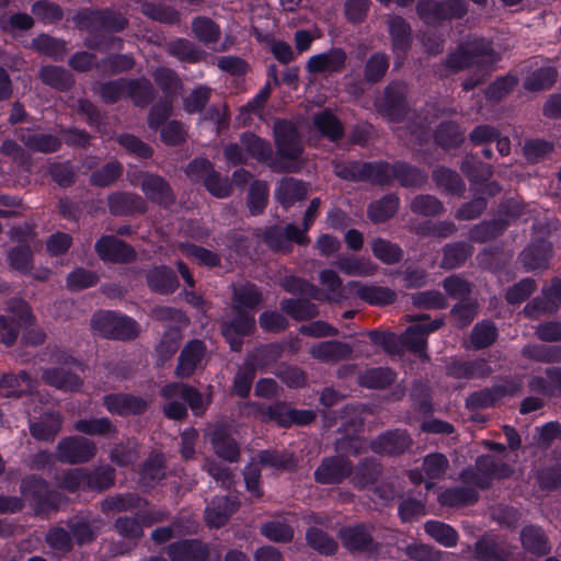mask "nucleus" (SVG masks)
<instances>
[{"label":"nucleus","instance_id":"nucleus-13","mask_svg":"<svg viewBox=\"0 0 561 561\" xmlns=\"http://www.w3.org/2000/svg\"><path fill=\"white\" fill-rule=\"evenodd\" d=\"M140 179V188L146 198L162 208H170L175 203V194L170 183L159 174L150 172H138L137 179ZM136 185V178L130 180Z\"/></svg>","mask_w":561,"mask_h":561},{"label":"nucleus","instance_id":"nucleus-31","mask_svg":"<svg viewBox=\"0 0 561 561\" xmlns=\"http://www.w3.org/2000/svg\"><path fill=\"white\" fill-rule=\"evenodd\" d=\"M474 559L478 561H507L511 556L506 543L493 534H484L474 543Z\"/></svg>","mask_w":561,"mask_h":561},{"label":"nucleus","instance_id":"nucleus-37","mask_svg":"<svg viewBox=\"0 0 561 561\" xmlns=\"http://www.w3.org/2000/svg\"><path fill=\"white\" fill-rule=\"evenodd\" d=\"M73 430L85 436H100L113 439L118 434L117 426L106 416L79 419L73 423Z\"/></svg>","mask_w":561,"mask_h":561},{"label":"nucleus","instance_id":"nucleus-56","mask_svg":"<svg viewBox=\"0 0 561 561\" xmlns=\"http://www.w3.org/2000/svg\"><path fill=\"white\" fill-rule=\"evenodd\" d=\"M140 481L146 486H153L165 477V463L162 454L151 453L144 461L139 472Z\"/></svg>","mask_w":561,"mask_h":561},{"label":"nucleus","instance_id":"nucleus-25","mask_svg":"<svg viewBox=\"0 0 561 561\" xmlns=\"http://www.w3.org/2000/svg\"><path fill=\"white\" fill-rule=\"evenodd\" d=\"M108 211L112 216L144 215L148 210L147 202L136 193L117 191L106 197Z\"/></svg>","mask_w":561,"mask_h":561},{"label":"nucleus","instance_id":"nucleus-38","mask_svg":"<svg viewBox=\"0 0 561 561\" xmlns=\"http://www.w3.org/2000/svg\"><path fill=\"white\" fill-rule=\"evenodd\" d=\"M510 227V220L495 217L473 225L469 232V240L476 243H485L501 237Z\"/></svg>","mask_w":561,"mask_h":561},{"label":"nucleus","instance_id":"nucleus-22","mask_svg":"<svg viewBox=\"0 0 561 561\" xmlns=\"http://www.w3.org/2000/svg\"><path fill=\"white\" fill-rule=\"evenodd\" d=\"M240 501L236 496L215 495L204 511L205 523L209 528L225 527L232 515L239 510Z\"/></svg>","mask_w":561,"mask_h":561},{"label":"nucleus","instance_id":"nucleus-39","mask_svg":"<svg viewBox=\"0 0 561 561\" xmlns=\"http://www.w3.org/2000/svg\"><path fill=\"white\" fill-rule=\"evenodd\" d=\"M312 124L321 137L331 142L340 141L345 135L343 123L329 108L316 113L312 117Z\"/></svg>","mask_w":561,"mask_h":561},{"label":"nucleus","instance_id":"nucleus-42","mask_svg":"<svg viewBox=\"0 0 561 561\" xmlns=\"http://www.w3.org/2000/svg\"><path fill=\"white\" fill-rule=\"evenodd\" d=\"M42 380L44 383L62 391H79L83 385L82 379L77 374L62 367L44 369Z\"/></svg>","mask_w":561,"mask_h":561},{"label":"nucleus","instance_id":"nucleus-19","mask_svg":"<svg viewBox=\"0 0 561 561\" xmlns=\"http://www.w3.org/2000/svg\"><path fill=\"white\" fill-rule=\"evenodd\" d=\"M444 371L448 378L457 380L484 379L493 373L483 357L474 359L450 357L445 364Z\"/></svg>","mask_w":561,"mask_h":561},{"label":"nucleus","instance_id":"nucleus-26","mask_svg":"<svg viewBox=\"0 0 561 561\" xmlns=\"http://www.w3.org/2000/svg\"><path fill=\"white\" fill-rule=\"evenodd\" d=\"M205 355V342L198 339L190 340L179 355L175 376L182 379L193 376Z\"/></svg>","mask_w":561,"mask_h":561},{"label":"nucleus","instance_id":"nucleus-51","mask_svg":"<svg viewBox=\"0 0 561 561\" xmlns=\"http://www.w3.org/2000/svg\"><path fill=\"white\" fill-rule=\"evenodd\" d=\"M320 205L321 199L319 197H314L310 201V204L304 215L302 229L298 228L294 224L287 225L288 237L298 245H307L310 242L307 233L316 220Z\"/></svg>","mask_w":561,"mask_h":561},{"label":"nucleus","instance_id":"nucleus-47","mask_svg":"<svg viewBox=\"0 0 561 561\" xmlns=\"http://www.w3.org/2000/svg\"><path fill=\"white\" fill-rule=\"evenodd\" d=\"M283 346L278 343H267L256 347L244 360L252 365L255 371H264L270 366L277 363L282 357Z\"/></svg>","mask_w":561,"mask_h":561},{"label":"nucleus","instance_id":"nucleus-30","mask_svg":"<svg viewBox=\"0 0 561 561\" xmlns=\"http://www.w3.org/2000/svg\"><path fill=\"white\" fill-rule=\"evenodd\" d=\"M16 138L31 151L55 153L61 149L62 140L51 134L34 133L31 129L15 130Z\"/></svg>","mask_w":561,"mask_h":561},{"label":"nucleus","instance_id":"nucleus-64","mask_svg":"<svg viewBox=\"0 0 561 561\" xmlns=\"http://www.w3.org/2000/svg\"><path fill=\"white\" fill-rule=\"evenodd\" d=\"M308 546L322 556H333L339 549L337 541L327 531L318 527H309L306 531Z\"/></svg>","mask_w":561,"mask_h":561},{"label":"nucleus","instance_id":"nucleus-23","mask_svg":"<svg viewBox=\"0 0 561 561\" xmlns=\"http://www.w3.org/2000/svg\"><path fill=\"white\" fill-rule=\"evenodd\" d=\"M388 32L391 49L396 56V65L401 66L413 45L412 27L404 18L396 15L388 23Z\"/></svg>","mask_w":561,"mask_h":561},{"label":"nucleus","instance_id":"nucleus-45","mask_svg":"<svg viewBox=\"0 0 561 561\" xmlns=\"http://www.w3.org/2000/svg\"><path fill=\"white\" fill-rule=\"evenodd\" d=\"M115 478V469L108 465L94 470L84 467V492L102 493L114 485Z\"/></svg>","mask_w":561,"mask_h":561},{"label":"nucleus","instance_id":"nucleus-58","mask_svg":"<svg viewBox=\"0 0 561 561\" xmlns=\"http://www.w3.org/2000/svg\"><path fill=\"white\" fill-rule=\"evenodd\" d=\"M497 337L499 331L495 323L491 320H482L473 325L470 342L474 351H480L492 346Z\"/></svg>","mask_w":561,"mask_h":561},{"label":"nucleus","instance_id":"nucleus-20","mask_svg":"<svg viewBox=\"0 0 561 561\" xmlns=\"http://www.w3.org/2000/svg\"><path fill=\"white\" fill-rule=\"evenodd\" d=\"M354 465L343 455L324 457L313 472L320 484H340L353 473Z\"/></svg>","mask_w":561,"mask_h":561},{"label":"nucleus","instance_id":"nucleus-40","mask_svg":"<svg viewBox=\"0 0 561 561\" xmlns=\"http://www.w3.org/2000/svg\"><path fill=\"white\" fill-rule=\"evenodd\" d=\"M232 311H244L255 313L263 302V294L253 283H245L233 289Z\"/></svg>","mask_w":561,"mask_h":561},{"label":"nucleus","instance_id":"nucleus-28","mask_svg":"<svg viewBox=\"0 0 561 561\" xmlns=\"http://www.w3.org/2000/svg\"><path fill=\"white\" fill-rule=\"evenodd\" d=\"M552 245L546 238L533 240L519 254V261L527 271L543 270L549 265Z\"/></svg>","mask_w":561,"mask_h":561},{"label":"nucleus","instance_id":"nucleus-62","mask_svg":"<svg viewBox=\"0 0 561 561\" xmlns=\"http://www.w3.org/2000/svg\"><path fill=\"white\" fill-rule=\"evenodd\" d=\"M522 356L538 363L561 364V345L527 344Z\"/></svg>","mask_w":561,"mask_h":561},{"label":"nucleus","instance_id":"nucleus-63","mask_svg":"<svg viewBox=\"0 0 561 561\" xmlns=\"http://www.w3.org/2000/svg\"><path fill=\"white\" fill-rule=\"evenodd\" d=\"M168 55L183 62L196 64L203 59V51L191 41L178 37L167 45Z\"/></svg>","mask_w":561,"mask_h":561},{"label":"nucleus","instance_id":"nucleus-48","mask_svg":"<svg viewBox=\"0 0 561 561\" xmlns=\"http://www.w3.org/2000/svg\"><path fill=\"white\" fill-rule=\"evenodd\" d=\"M472 66L489 68L495 65L501 56L495 51L493 43L484 38L474 39L467 48Z\"/></svg>","mask_w":561,"mask_h":561},{"label":"nucleus","instance_id":"nucleus-11","mask_svg":"<svg viewBox=\"0 0 561 561\" xmlns=\"http://www.w3.org/2000/svg\"><path fill=\"white\" fill-rule=\"evenodd\" d=\"M339 538L343 547L351 553H365L376 556L381 543L374 539L371 528L364 523L344 526L339 530Z\"/></svg>","mask_w":561,"mask_h":561},{"label":"nucleus","instance_id":"nucleus-54","mask_svg":"<svg viewBox=\"0 0 561 561\" xmlns=\"http://www.w3.org/2000/svg\"><path fill=\"white\" fill-rule=\"evenodd\" d=\"M478 501L479 493L470 486L449 488L438 495V502L448 507L470 506Z\"/></svg>","mask_w":561,"mask_h":561},{"label":"nucleus","instance_id":"nucleus-34","mask_svg":"<svg viewBox=\"0 0 561 561\" xmlns=\"http://www.w3.org/2000/svg\"><path fill=\"white\" fill-rule=\"evenodd\" d=\"M346 287L350 289L355 288L357 297L371 306L391 305L397 299L396 291L385 286L365 285L357 280H350Z\"/></svg>","mask_w":561,"mask_h":561},{"label":"nucleus","instance_id":"nucleus-33","mask_svg":"<svg viewBox=\"0 0 561 561\" xmlns=\"http://www.w3.org/2000/svg\"><path fill=\"white\" fill-rule=\"evenodd\" d=\"M394 181L404 188H421L427 183L428 174L416 165L397 160L392 170V183Z\"/></svg>","mask_w":561,"mask_h":561},{"label":"nucleus","instance_id":"nucleus-1","mask_svg":"<svg viewBox=\"0 0 561 561\" xmlns=\"http://www.w3.org/2000/svg\"><path fill=\"white\" fill-rule=\"evenodd\" d=\"M276 147V159L270 167L277 172H290L280 160L298 161L305 151L304 142L297 125L290 119L277 118L273 127Z\"/></svg>","mask_w":561,"mask_h":561},{"label":"nucleus","instance_id":"nucleus-55","mask_svg":"<svg viewBox=\"0 0 561 561\" xmlns=\"http://www.w3.org/2000/svg\"><path fill=\"white\" fill-rule=\"evenodd\" d=\"M280 310L296 321H308L319 313L318 307L308 299L284 298L279 302Z\"/></svg>","mask_w":561,"mask_h":561},{"label":"nucleus","instance_id":"nucleus-21","mask_svg":"<svg viewBox=\"0 0 561 561\" xmlns=\"http://www.w3.org/2000/svg\"><path fill=\"white\" fill-rule=\"evenodd\" d=\"M102 404L111 414L122 417L141 415L149 409L145 398L126 392L105 394Z\"/></svg>","mask_w":561,"mask_h":561},{"label":"nucleus","instance_id":"nucleus-16","mask_svg":"<svg viewBox=\"0 0 561 561\" xmlns=\"http://www.w3.org/2000/svg\"><path fill=\"white\" fill-rule=\"evenodd\" d=\"M170 561H220V554H211L209 546L201 539H180L167 548Z\"/></svg>","mask_w":561,"mask_h":561},{"label":"nucleus","instance_id":"nucleus-44","mask_svg":"<svg viewBox=\"0 0 561 561\" xmlns=\"http://www.w3.org/2000/svg\"><path fill=\"white\" fill-rule=\"evenodd\" d=\"M399 206L400 198L398 194L388 193L368 205L367 217L374 224H383L397 214Z\"/></svg>","mask_w":561,"mask_h":561},{"label":"nucleus","instance_id":"nucleus-29","mask_svg":"<svg viewBox=\"0 0 561 561\" xmlns=\"http://www.w3.org/2000/svg\"><path fill=\"white\" fill-rule=\"evenodd\" d=\"M149 289L158 295H171L180 286L176 273L168 265H156L146 273Z\"/></svg>","mask_w":561,"mask_h":561},{"label":"nucleus","instance_id":"nucleus-4","mask_svg":"<svg viewBox=\"0 0 561 561\" xmlns=\"http://www.w3.org/2000/svg\"><path fill=\"white\" fill-rule=\"evenodd\" d=\"M393 163L386 160L359 161L353 160L340 164L335 173L340 179L352 182H369L373 185L389 186L392 184Z\"/></svg>","mask_w":561,"mask_h":561},{"label":"nucleus","instance_id":"nucleus-9","mask_svg":"<svg viewBox=\"0 0 561 561\" xmlns=\"http://www.w3.org/2000/svg\"><path fill=\"white\" fill-rule=\"evenodd\" d=\"M415 323L410 324L403 335L402 344L420 358H428L427 336L444 325L443 318L434 320L426 313L417 314L411 318Z\"/></svg>","mask_w":561,"mask_h":561},{"label":"nucleus","instance_id":"nucleus-53","mask_svg":"<svg viewBox=\"0 0 561 561\" xmlns=\"http://www.w3.org/2000/svg\"><path fill=\"white\" fill-rule=\"evenodd\" d=\"M472 253V245L466 241L447 243L443 248L442 267L445 270L458 268L466 263Z\"/></svg>","mask_w":561,"mask_h":561},{"label":"nucleus","instance_id":"nucleus-59","mask_svg":"<svg viewBox=\"0 0 561 561\" xmlns=\"http://www.w3.org/2000/svg\"><path fill=\"white\" fill-rule=\"evenodd\" d=\"M397 375L389 367H373L359 376V385L367 389H386L396 381Z\"/></svg>","mask_w":561,"mask_h":561},{"label":"nucleus","instance_id":"nucleus-5","mask_svg":"<svg viewBox=\"0 0 561 561\" xmlns=\"http://www.w3.org/2000/svg\"><path fill=\"white\" fill-rule=\"evenodd\" d=\"M73 22L80 31H100L105 34L122 33L128 27V20L112 8H83L73 16Z\"/></svg>","mask_w":561,"mask_h":561},{"label":"nucleus","instance_id":"nucleus-15","mask_svg":"<svg viewBox=\"0 0 561 561\" xmlns=\"http://www.w3.org/2000/svg\"><path fill=\"white\" fill-rule=\"evenodd\" d=\"M561 309V278L553 277L541 289V295L526 304L523 313L530 319L540 314H556Z\"/></svg>","mask_w":561,"mask_h":561},{"label":"nucleus","instance_id":"nucleus-8","mask_svg":"<svg viewBox=\"0 0 561 561\" xmlns=\"http://www.w3.org/2000/svg\"><path fill=\"white\" fill-rule=\"evenodd\" d=\"M419 18L424 24L439 26L451 20H461L468 13L466 0H419L415 7Z\"/></svg>","mask_w":561,"mask_h":561},{"label":"nucleus","instance_id":"nucleus-50","mask_svg":"<svg viewBox=\"0 0 561 561\" xmlns=\"http://www.w3.org/2000/svg\"><path fill=\"white\" fill-rule=\"evenodd\" d=\"M38 76L44 84L61 92L69 91L75 84L73 76L59 66H43Z\"/></svg>","mask_w":561,"mask_h":561},{"label":"nucleus","instance_id":"nucleus-41","mask_svg":"<svg viewBox=\"0 0 561 561\" xmlns=\"http://www.w3.org/2000/svg\"><path fill=\"white\" fill-rule=\"evenodd\" d=\"M352 353L353 348L348 343L336 340L320 342L310 350L313 358L327 363L347 359L352 356Z\"/></svg>","mask_w":561,"mask_h":561},{"label":"nucleus","instance_id":"nucleus-27","mask_svg":"<svg viewBox=\"0 0 561 561\" xmlns=\"http://www.w3.org/2000/svg\"><path fill=\"white\" fill-rule=\"evenodd\" d=\"M64 417L58 411H45L38 419L28 420V428L33 438L41 442H53L61 431Z\"/></svg>","mask_w":561,"mask_h":561},{"label":"nucleus","instance_id":"nucleus-32","mask_svg":"<svg viewBox=\"0 0 561 561\" xmlns=\"http://www.w3.org/2000/svg\"><path fill=\"white\" fill-rule=\"evenodd\" d=\"M520 542L526 552L536 557L548 556L552 550L549 537L538 525H525L520 530Z\"/></svg>","mask_w":561,"mask_h":561},{"label":"nucleus","instance_id":"nucleus-49","mask_svg":"<svg viewBox=\"0 0 561 561\" xmlns=\"http://www.w3.org/2000/svg\"><path fill=\"white\" fill-rule=\"evenodd\" d=\"M432 179L437 187L442 188L447 195L462 196L466 185L461 176L446 167H438L432 172Z\"/></svg>","mask_w":561,"mask_h":561},{"label":"nucleus","instance_id":"nucleus-14","mask_svg":"<svg viewBox=\"0 0 561 561\" xmlns=\"http://www.w3.org/2000/svg\"><path fill=\"white\" fill-rule=\"evenodd\" d=\"M94 251L104 263L128 264L137 259L134 247L113 234H102L94 243Z\"/></svg>","mask_w":561,"mask_h":561},{"label":"nucleus","instance_id":"nucleus-36","mask_svg":"<svg viewBox=\"0 0 561 561\" xmlns=\"http://www.w3.org/2000/svg\"><path fill=\"white\" fill-rule=\"evenodd\" d=\"M216 455L228 462H237L240 458V447L225 426H217L209 437Z\"/></svg>","mask_w":561,"mask_h":561},{"label":"nucleus","instance_id":"nucleus-10","mask_svg":"<svg viewBox=\"0 0 561 561\" xmlns=\"http://www.w3.org/2000/svg\"><path fill=\"white\" fill-rule=\"evenodd\" d=\"M377 111L389 122H403L410 111L408 85L403 81L389 82L383 90L382 98L377 103Z\"/></svg>","mask_w":561,"mask_h":561},{"label":"nucleus","instance_id":"nucleus-57","mask_svg":"<svg viewBox=\"0 0 561 561\" xmlns=\"http://www.w3.org/2000/svg\"><path fill=\"white\" fill-rule=\"evenodd\" d=\"M433 136L435 144L443 149L458 148L463 141L459 125L453 121L440 122Z\"/></svg>","mask_w":561,"mask_h":561},{"label":"nucleus","instance_id":"nucleus-17","mask_svg":"<svg viewBox=\"0 0 561 561\" xmlns=\"http://www.w3.org/2000/svg\"><path fill=\"white\" fill-rule=\"evenodd\" d=\"M255 330V318L251 312L232 311V318L221 324V334L232 352H240L245 336Z\"/></svg>","mask_w":561,"mask_h":561},{"label":"nucleus","instance_id":"nucleus-46","mask_svg":"<svg viewBox=\"0 0 561 561\" xmlns=\"http://www.w3.org/2000/svg\"><path fill=\"white\" fill-rule=\"evenodd\" d=\"M306 184L294 178H286L276 187L275 196L277 202L285 208L294 206L296 202L307 197Z\"/></svg>","mask_w":561,"mask_h":561},{"label":"nucleus","instance_id":"nucleus-18","mask_svg":"<svg viewBox=\"0 0 561 561\" xmlns=\"http://www.w3.org/2000/svg\"><path fill=\"white\" fill-rule=\"evenodd\" d=\"M413 440L407 430H387L369 443L370 450L380 456L398 457L411 448Z\"/></svg>","mask_w":561,"mask_h":561},{"label":"nucleus","instance_id":"nucleus-24","mask_svg":"<svg viewBox=\"0 0 561 561\" xmlns=\"http://www.w3.org/2000/svg\"><path fill=\"white\" fill-rule=\"evenodd\" d=\"M347 54L342 47L330 49L312 55L307 64L306 70L310 75L341 73L345 70Z\"/></svg>","mask_w":561,"mask_h":561},{"label":"nucleus","instance_id":"nucleus-61","mask_svg":"<svg viewBox=\"0 0 561 561\" xmlns=\"http://www.w3.org/2000/svg\"><path fill=\"white\" fill-rule=\"evenodd\" d=\"M371 252L377 260L387 265L399 264L404 257V251L398 243L380 237L373 240Z\"/></svg>","mask_w":561,"mask_h":561},{"label":"nucleus","instance_id":"nucleus-6","mask_svg":"<svg viewBox=\"0 0 561 561\" xmlns=\"http://www.w3.org/2000/svg\"><path fill=\"white\" fill-rule=\"evenodd\" d=\"M255 413L264 423H275L278 427L290 428L293 425L306 426L316 420L312 410L290 408L286 401L272 404L255 403Z\"/></svg>","mask_w":561,"mask_h":561},{"label":"nucleus","instance_id":"nucleus-12","mask_svg":"<svg viewBox=\"0 0 561 561\" xmlns=\"http://www.w3.org/2000/svg\"><path fill=\"white\" fill-rule=\"evenodd\" d=\"M96 444L85 436L73 435L61 438L56 447V457L62 463H87L95 457Z\"/></svg>","mask_w":561,"mask_h":561},{"label":"nucleus","instance_id":"nucleus-3","mask_svg":"<svg viewBox=\"0 0 561 561\" xmlns=\"http://www.w3.org/2000/svg\"><path fill=\"white\" fill-rule=\"evenodd\" d=\"M20 492L31 503L37 516L58 512L65 502L62 493L51 489L48 481L37 474L23 478L20 484Z\"/></svg>","mask_w":561,"mask_h":561},{"label":"nucleus","instance_id":"nucleus-52","mask_svg":"<svg viewBox=\"0 0 561 561\" xmlns=\"http://www.w3.org/2000/svg\"><path fill=\"white\" fill-rule=\"evenodd\" d=\"M353 483L364 490L377 482L381 474V465L373 457L360 460L353 470Z\"/></svg>","mask_w":561,"mask_h":561},{"label":"nucleus","instance_id":"nucleus-35","mask_svg":"<svg viewBox=\"0 0 561 561\" xmlns=\"http://www.w3.org/2000/svg\"><path fill=\"white\" fill-rule=\"evenodd\" d=\"M35 382L26 370L19 374H3L0 378V396L3 398H21L33 391Z\"/></svg>","mask_w":561,"mask_h":561},{"label":"nucleus","instance_id":"nucleus-2","mask_svg":"<svg viewBox=\"0 0 561 561\" xmlns=\"http://www.w3.org/2000/svg\"><path fill=\"white\" fill-rule=\"evenodd\" d=\"M90 325L93 334L113 341H134L140 333L135 319L115 310L96 311L91 318Z\"/></svg>","mask_w":561,"mask_h":561},{"label":"nucleus","instance_id":"nucleus-60","mask_svg":"<svg viewBox=\"0 0 561 561\" xmlns=\"http://www.w3.org/2000/svg\"><path fill=\"white\" fill-rule=\"evenodd\" d=\"M460 170L472 184L489 182L493 175V167L474 156H467L460 164Z\"/></svg>","mask_w":561,"mask_h":561},{"label":"nucleus","instance_id":"nucleus-7","mask_svg":"<svg viewBox=\"0 0 561 561\" xmlns=\"http://www.w3.org/2000/svg\"><path fill=\"white\" fill-rule=\"evenodd\" d=\"M513 473L514 469L508 463L497 461L490 455H481L476 460V470L465 468L460 472V478L467 484H473L480 490H486L491 488L494 479H508Z\"/></svg>","mask_w":561,"mask_h":561},{"label":"nucleus","instance_id":"nucleus-43","mask_svg":"<svg viewBox=\"0 0 561 561\" xmlns=\"http://www.w3.org/2000/svg\"><path fill=\"white\" fill-rule=\"evenodd\" d=\"M507 394L508 389L505 385L485 387L470 393L466 400V405L470 410L494 408Z\"/></svg>","mask_w":561,"mask_h":561}]
</instances>
